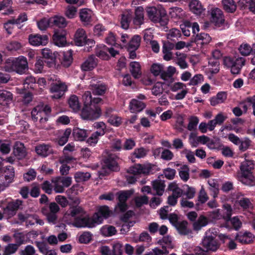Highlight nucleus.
<instances>
[{
  "label": "nucleus",
  "instance_id": "obj_63",
  "mask_svg": "<svg viewBox=\"0 0 255 255\" xmlns=\"http://www.w3.org/2000/svg\"><path fill=\"white\" fill-rule=\"evenodd\" d=\"M180 31L176 28H172L166 34V37L168 40H175L181 36Z\"/></svg>",
  "mask_w": 255,
  "mask_h": 255
},
{
  "label": "nucleus",
  "instance_id": "obj_43",
  "mask_svg": "<svg viewBox=\"0 0 255 255\" xmlns=\"http://www.w3.org/2000/svg\"><path fill=\"white\" fill-rule=\"evenodd\" d=\"M209 185V190L212 193L214 198L217 197L219 191V185L216 179H210L208 181Z\"/></svg>",
  "mask_w": 255,
  "mask_h": 255
},
{
  "label": "nucleus",
  "instance_id": "obj_49",
  "mask_svg": "<svg viewBox=\"0 0 255 255\" xmlns=\"http://www.w3.org/2000/svg\"><path fill=\"white\" fill-rule=\"evenodd\" d=\"M63 55L62 64L65 67L69 66L73 60L72 51L71 50L61 52Z\"/></svg>",
  "mask_w": 255,
  "mask_h": 255
},
{
  "label": "nucleus",
  "instance_id": "obj_58",
  "mask_svg": "<svg viewBox=\"0 0 255 255\" xmlns=\"http://www.w3.org/2000/svg\"><path fill=\"white\" fill-rule=\"evenodd\" d=\"M133 193L132 190L123 191L118 193L119 202L126 203L127 199Z\"/></svg>",
  "mask_w": 255,
  "mask_h": 255
},
{
  "label": "nucleus",
  "instance_id": "obj_23",
  "mask_svg": "<svg viewBox=\"0 0 255 255\" xmlns=\"http://www.w3.org/2000/svg\"><path fill=\"white\" fill-rule=\"evenodd\" d=\"M87 38V35L84 29L82 28L78 29L74 35V42L76 45L82 46L86 43Z\"/></svg>",
  "mask_w": 255,
  "mask_h": 255
},
{
  "label": "nucleus",
  "instance_id": "obj_1",
  "mask_svg": "<svg viewBox=\"0 0 255 255\" xmlns=\"http://www.w3.org/2000/svg\"><path fill=\"white\" fill-rule=\"evenodd\" d=\"M84 107L81 116L84 120H94L100 117L101 109L97 105L101 103L102 99L99 97L93 98L90 91H86L82 96Z\"/></svg>",
  "mask_w": 255,
  "mask_h": 255
},
{
  "label": "nucleus",
  "instance_id": "obj_28",
  "mask_svg": "<svg viewBox=\"0 0 255 255\" xmlns=\"http://www.w3.org/2000/svg\"><path fill=\"white\" fill-rule=\"evenodd\" d=\"M158 244L162 249L167 250L173 249L175 247L173 238L170 236H166L163 237L158 241Z\"/></svg>",
  "mask_w": 255,
  "mask_h": 255
},
{
  "label": "nucleus",
  "instance_id": "obj_24",
  "mask_svg": "<svg viewBox=\"0 0 255 255\" xmlns=\"http://www.w3.org/2000/svg\"><path fill=\"white\" fill-rule=\"evenodd\" d=\"M236 239L242 244H250L253 241L254 236L248 231L240 232L237 235Z\"/></svg>",
  "mask_w": 255,
  "mask_h": 255
},
{
  "label": "nucleus",
  "instance_id": "obj_51",
  "mask_svg": "<svg viewBox=\"0 0 255 255\" xmlns=\"http://www.w3.org/2000/svg\"><path fill=\"white\" fill-rule=\"evenodd\" d=\"M112 253L113 255H122L123 254V244L119 241H115L112 242Z\"/></svg>",
  "mask_w": 255,
  "mask_h": 255
},
{
  "label": "nucleus",
  "instance_id": "obj_47",
  "mask_svg": "<svg viewBox=\"0 0 255 255\" xmlns=\"http://www.w3.org/2000/svg\"><path fill=\"white\" fill-rule=\"evenodd\" d=\"M100 232L105 237H111L116 234L117 230L112 226L105 225L101 228Z\"/></svg>",
  "mask_w": 255,
  "mask_h": 255
},
{
  "label": "nucleus",
  "instance_id": "obj_37",
  "mask_svg": "<svg viewBox=\"0 0 255 255\" xmlns=\"http://www.w3.org/2000/svg\"><path fill=\"white\" fill-rule=\"evenodd\" d=\"M72 135L75 140L83 141L87 136V132L85 129L75 128H73Z\"/></svg>",
  "mask_w": 255,
  "mask_h": 255
},
{
  "label": "nucleus",
  "instance_id": "obj_59",
  "mask_svg": "<svg viewBox=\"0 0 255 255\" xmlns=\"http://www.w3.org/2000/svg\"><path fill=\"white\" fill-rule=\"evenodd\" d=\"M169 13L172 18H181L184 15L183 10L181 8L178 7L171 8Z\"/></svg>",
  "mask_w": 255,
  "mask_h": 255
},
{
  "label": "nucleus",
  "instance_id": "obj_27",
  "mask_svg": "<svg viewBox=\"0 0 255 255\" xmlns=\"http://www.w3.org/2000/svg\"><path fill=\"white\" fill-rule=\"evenodd\" d=\"M73 159V157L65 155L60 158L59 162L62 164L60 168V171L62 175H66L68 173L70 167L67 164Z\"/></svg>",
  "mask_w": 255,
  "mask_h": 255
},
{
  "label": "nucleus",
  "instance_id": "obj_54",
  "mask_svg": "<svg viewBox=\"0 0 255 255\" xmlns=\"http://www.w3.org/2000/svg\"><path fill=\"white\" fill-rule=\"evenodd\" d=\"M93 239V235L89 232H84L79 235L78 241L81 244H88Z\"/></svg>",
  "mask_w": 255,
  "mask_h": 255
},
{
  "label": "nucleus",
  "instance_id": "obj_29",
  "mask_svg": "<svg viewBox=\"0 0 255 255\" xmlns=\"http://www.w3.org/2000/svg\"><path fill=\"white\" fill-rule=\"evenodd\" d=\"M189 6L190 11L196 15H200L205 9L198 0H192Z\"/></svg>",
  "mask_w": 255,
  "mask_h": 255
},
{
  "label": "nucleus",
  "instance_id": "obj_3",
  "mask_svg": "<svg viewBox=\"0 0 255 255\" xmlns=\"http://www.w3.org/2000/svg\"><path fill=\"white\" fill-rule=\"evenodd\" d=\"M244 157L245 160L241 165L240 171L237 175V178L243 184L253 186L255 185V178L252 172L254 164L252 160L247 159V154H244Z\"/></svg>",
  "mask_w": 255,
  "mask_h": 255
},
{
  "label": "nucleus",
  "instance_id": "obj_61",
  "mask_svg": "<svg viewBox=\"0 0 255 255\" xmlns=\"http://www.w3.org/2000/svg\"><path fill=\"white\" fill-rule=\"evenodd\" d=\"M91 177L88 172H77L75 173L74 177L77 182H84L88 180Z\"/></svg>",
  "mask_w": 255,
  "mask_h": 255
},
{
  "label": "nucleus",
  "instance_id": "obj_46",
  "mask_svg": "<svg viewBox=\"0 0 255 255\" xmlns=\"http://www.w3.org/2000/svg\"><path fill=\"white\" fill-rule=\"evenodd\" d=\"M238 4L242 8L248 7L251 11L255 14V0H239Z\"/></svg>",
  "mask_w": 255,
  "mask_h": 255
},
{
  "label": "nucleus",
  "instance_id": "obj_6",
  "mask_svg": "<svg viewBox=\"0 0 255 255\" xmlns=\"http://www.w3.org/2000/svg\"><path fill=\"white\" fill-rule=\"evenodd\" d=\"M112 212L107 206L100 207L92 218L87 215L88 228H92L102 223L103 220L111 216Z\"/></svg>",
  "mask_w": 255,
  "mask_h": 255
},
{
  "label": "nucleus",
  "instance_id": "obj_31",
  "mask_svg": "<svg viewBox=\"0 0 255 255\" xmlns=\"http://www.w3.org/2000/svg\"><path fill=\"white\" fill-rule=\"evenodd\" d=\"M227 94L226 92H219L216 96L211 98L210 100V104L213 106L223 103L226 100Z\"/></svg>",
  "mask_w": 255,
  "mask_h": 255
},
{
  "label": "nucleus",
  "instance_id": "obj_4",
  "mask_svg": "<svg viewBox=\"0 0 255 255\" xmlns=\"http://www.w3.org/2000/svg\"><path fill=\"white\" fill-rule=\"evenodd\" d=\"M153 165L149 163L143 164H136L130 167L128 170L129 175L127 176V180L129 184L134 183L138 176L141 175H147L152 172Z\"/></svg>",
  "mask_w": 255,
  "mask_h": 255
},
{
  "label": "nucleus",
  "instance_id": "obj_44",
  "mask_svg": "<svg viewBox=\"0 0 255 255\" xmlns=\"http://www.w3.org/2000/svg\"><path fill=\"white\" fill-rule=\"evenodd\" d=\"M70 108L74 112H77L79 111L81 105L79 103L78 98L76 95H72L68 101Z\"/></svg>",
  "mask_w": 255,
  "mask_h": 255
},
{
  "label": "nucleus",
  "instance_id": "obj_7",
  "mask_svg": "<svg viewBox=\"0 0 255 255\" xmlns=\"http://www.w3.org/2000/svg\"><path fill=\"white\" fill-rule=\"evenodd\" d=\"M146 11L148 18L153 22L161 24L166 23V11L161 6H150L146 8Z\"/></svg>",
  "mask_w": 255,
  "mask_h": 255
},
{
  "label": "nucleus",
  "instance_id": "obj_11",
  "mask_svg": "<svg viewBox=\"0 0 255 255\" xmlns=\"http://www.w3.org/2000/svg\"><path fill=\"white\" fill-rule=\"evenodd\" d=\"M51 109L47 105L40 104L35 107L31 111V117L34 122L38 120L44 123L47 120V115L50 113Z\"/></svg>",
  "mask_w": 255,
  "mask_h": 255
},
{
  "label": "nucleus",
  "instance_id": "obj_39",
  "mask_svg": "<svg viewBox=\"0 0 255 255\" xmlns=\"http://www.w3.org/2000/svg\"><path fill=\"white\" fill-rule=\"evenodd\" d=\"M54 44L59 47H63L66 44L65 34L59 32H55L53 36Z\"/></svg>",
  "mask_w": 255,
  "mask_h": 255
},
{
  "label": "nucleus",
  "instance_id": "obj_48",
  "mask_svg": "<svg viewBox=\"0 0 255 255\" xmlns=\"http://www.w3.org/2000/svg\"><path fill=\"white\" fill-rule=\"evenodd\" d=\"M23 87L24 89L36 90V80L34 77L32 76H27L23 83Z\"/></svg>",
  "mask_w": 255,
  "mask_h": 255
},
{
  "label": "nucleus",
  "instance_id": "obj_52",
  "mask_svg": "<svg viewBox=\"0 0 255 255\" xmlns=\"http://www.w3.org/2000/svg\"><path fill=\"white\" fill-rule=\"evenodd\" d=\"M208 66V70L212 74H216L219 71V62L217 59H210Z\"/></svg>",
  "mask_w": 255,
  "mask_h": 255
},
{
  "label": "nucleus",
  "instance_id": "obj_34",
  "mask_svg": "<svg viewBox=\"0 0 255 255\" xmlns=\"http://www.w3.org/2000/svg\"><path fill=\"white\" fill-rule=\"evenodd\" d=\"M12 100V94L9 91H0V104L7 106Z\"/></svg>",
  "mask_w": 255,
  "mask_h": 255
},
{
  "label": "nucleus",
  "instance_id": "obj_57",
  "mask_svg": "<svg viewBox=\"0 0 255 255\" xmlns=\"http://www.w3.org/2000/svg\"><path fill=\"white\" fill-rule=\"evenodd\" d=\"M180 178L184 181H187L189 178V168L187 165L181 166L179 171Z\"/></svg>",
  "mask_w": 255,
  "mask_h": 255
},
{
  "label": "nucleus",
  "instance_id": "obj_36",
  "mask_svg": "<svg viewBox=\"0 0 255 255\" xmlns=\"http://www.w3.org/2000/svg\"><path fill=\"white\" fill-rule=\"evenodd\" d=\"M147 152L148 150L143 147L136 148L131 153L130 158L132 161H134L136 158L139 159L144 157Z\"/></svg>",
  "mask_w": 255,
  "mask_h": 255
},
{
  "label": "nucleus",
  "instance_id": "obj_64",
  "mask_svg": "<svg viewBox=\"0 0 255 255\" xmlns=\"http://www.w3.org/2000/svg\"><path fill=\"white\" fill-rule=\"evenodd\" d=\"M11 148V143L8 140H0V151L3 154H7Z\"/></svg>",
  "mask_w": 255,
  "mask_h": 255
},
{
  "label": "nucleus",
  "instance_id": "obj_16",
  "mask_svg": "<svg viewBox=\"0 0 255 255\" xmlns=\"http://www.w3.org/2000/svg\"><path fill=\"white\" fill-rule=\"evenodd\" d=\"M211 21L216 26H221L224 22V18L222 11L219 8H212L210 11Z\"/></svg>",
  "mask_w": 255,
  "mask_h": 255
},
{
  "label": "nucleus",
  "instance_id": "obj_8",
  "mask_svg": "<svg viewBox=\"0 0 255 255\" xmlns=\"http://www.w3.org/2000/svg\"><path fill=\"white\" fill-rule=\"evenodd\" d=\"M245 60L239 56L226 57L224 59V64L230 68L233 74H238L244 65Z\"/></svg>",
  "mask_w": 255,
  "mask_h": 255
},
{
  "label": "nucleus",
  "instance_id": "obj_55",
  "mask_svg": "<svg viewBox=\"0 0 255 255\" xmlns=\"http://www.w3.org/2000/svg\"><path fill=\"white\" fill-rule=\"evenodd\" d=\"M102 136H103L102 133H100L95 131L87 139V143L91 146H94L98 143L100 137Z\"/></svg>",
  "mask_w": 255,
  "mask_h": 255
},
{
  "label": "nucleus",
  "instance_id": "obj_9",
  "mask_svg": "<svg viewBox=\"0 0 255 255\" xmlns=\"http://www.w3.org/2000/svg\"><path fill=\"white\" fill-rule=\"evenodd\" d=\"M49 80L53 81L50 90L51 98L56 99L60 98L66 91L67 86L55 75L51 76Z\"/></svg>",
  "mask_w": 255,
  "mask_h": 255
},
{
  "label": "nucleus",
  "instance_id": "obj_62",
  "mask_svg": "<svg viewBox=\"0 0 255 255\" xmlns=\"http://www.w3.org/2000/svg\"><path fill=\"white\" fill-rule=\"evenodd\" d=\"M242 104L243 108L245 112L248 110V107L252 106V107H255V95L253 96L247 97L245 99Z\"/></svg>",
  "mask_w": 255,
  "mask_h": 255
},
{
  "label": "nucleus",
  "instance_id": "obj_35",
  "mask_svg": "<svg viewBox=\"0 0 255 255\" xmlns=\"http://www.w3.org/2000/svg\"><path fill=\"white\" fill-rule=\"evenodd\" d=\"M153 190L158 196L163 195L164 192L165 185L164 181L161 180H155L152 182Z\"/></svg>",
  "mask_w": 255,
  "mask_h": 255
},
{
  "label": "nucleus",
  "instance_id": "obj_20",
  "mask_svg": "<svg viewBox=\"0 0 255 255\" xmlns=\"http://www.w3.org/2000/svg\"><path fill=\"white\" fill-rule=\"evenodd\" d=\"M117 157L114 154H110L104 161V168H107L110 170L116 171L119 169L117 161Z\"/></svg>",
  "mask_w": 255,
  "mask_h": 255
},
{
  "label": "nucleus",
  "instance_id": "obj_10",
  "mask_svg": "<svg viewBox=\"0 0 255 255\" xmlns=\"http://www.w3.org/2000/svg\"><path fill=\"white\" fill-rule=\"evenodd\" d=\"M217 231L215 229L208 230L202 241L203 246L206 251H215L219 248V244L216 240Z\"/></svg>",
  "mask_w": 255,
  "mask_h": 255
},
{
  "label": "nucleus",
  "instance_id": "obj_60",
  "mask_svg": "<svg viewBox=\"0 0 255 255\" xmlns=\"http://www.w3.org/2000/svg\"><path fill=\"white\" fill-rule=\"evenodd\" d=\"M163 66L158 63L153 64L150 68L151 73L155 76H158L163 73Z\"/></svg>",
  "mask_w": 255,
  "mask_h": 255
},
{
  "label": "nucleus",
  "instance_id": "obj_13",
  "mask_svg": "<svg viewBox=\"0 0 255 255\" xmlns=\"http://www.w3.org/2000/svg\"><path fill=\"white\" fill-rule=\"evenodd\" d=\"M170 89L174 92L181 90V91L178 93L175 96V99L177 100H181L184 99L188 92V90L186 85L179 82H175L171 84L170 86Z\"/></svg>",
  "mask_w": 255,
  "mask_h": 255
},
{
  "label": "nucleus",
  "instance_id": "obj_19",
  "mask_svg": "<svg viewBox=\"0 0 255 255\" xmlns=\"http://www.w3.org/2000/svg\"><path fill=\"white\" fill-rule=\"evenodd\" d=\"M79 15L80 20L84 25L91 24L93 20L94 14L91 9L83 8L80 10Z\"/></svg>",
  "mask_w": 255,
  "mask_h": 255
},
{
  "label": "nucleus",
  "instance_id": "obj_45",
  "mask_svg": "<svg viewBox=\"0 0 255 255\" xmlns=\"http://www.w3.org/2000/svg\"><path fill=\"white\" fill-rule=\"evenodd\" d=\"M223 8L228 12H234L237 8V5L233 0H222Z\"/></svg>",
  "mask_w": 255,
  "mask_h": 255
},
{
  "label": "nucleus",
  "instance_id": "obj_33",
  "mask_svg": "<svg viewBox=\"0 0 255 255\" xmlns=\"http://www.w3.org/2000/svg\"><path fill=\"white\" fill-rule=\"evenodd\" d=\"M129 70L132 76L135 79H138L141 75V66L139 62L133 61L129 64Z\"/></svg>",
  "mask_w": 255,
  "mask_h": 255
},
{
  "label": "nucleus",
  "instance_id": "obj_14",
  "mask_svg": "<svg viewBox=\"0 0 255 255\" xmlns=\"http://www.w3.org/2000/svg\"><path fill=\"white\" fill-rule=\"evenodd\" d=\"M235 206L240 205L243 209L252 208L253 206L249 199L245 197L241 193H237L233 196Z\"/></svg>",
  "mask_w": 255,
  "mask_h": 255
},
{
  "label": "nucleus",
  "instance_id": "obj_25",
  "mask_svg": "<svg viewBox=\"0 0 255 255\" xmlns=\"http://www.w3.org/2000/svg\"><path fill=\"white\" fill-rule=\"evenodd\" d=\"M133 215L134 213L133 211H128L122 217V220L125 222V223L123 224L121 229L122 234H126L129 231V228L133 226L134 222H127V221L128 218L132 216Z\"/></svg>",
  "mask_w": 255,
  "mask_h": 255
},
{
  "label": "nucleus",
  "instance_id": "obj_5",
  "mask_svg": "<svg viewBox=\"0 0 255 255\" xmlns=\"http://www.w3.org/2000/svg\"><path fill=\"white\" fill-rule=\"evenodd\" d=\"M5 69L8 72H15L19 74H22L28 69L27 59L23 56L13 57L7 60Z\"/></svg>",
  "mask_w": 255,
  "mask_h": 255
},
{
  "label": "nucleus",
  "instance_id": "obj_18",
  "mask_svg": "<svg viewBox=\"0 0 255 255\" xmlns=\"http://www.w3.org/2000/svg\"><path fill=\"white\" fill-rule=\"evenodd\" d=\"M89 88L94 94L97 95H103L107 90V87L105 84L95 79H92L90 81Z\"/></svg>",
  "mask_w": 255,
  "mask_h": 255
},
{
  "label": "nucleus",
  "instance_id": "obj_42",
  "mask_svg": "<svg viewBox=\"0 0 255 255\" xmlns=\"http://www.w3.org/2000/svg\"><path fill=\"white\" fill-rule=\"evenodd\" d=\"M51 24H53L59 27H65L67 25V22L65 18L60 15H55L50 18Z\"/></svg>",
  "mask_w": 255,
  "mask_h": 255
},
{
  "label": "nucleus",
  "instance_id": "obj_26",
  "mask_svg": "<svg viewBox=\"0 0 255 255\" xmlns=\"http://www.w3.org/2000/svg\"><path fill=\"white\" fill-rule=\"evenodd\" d=\"M14 155L18 159H21L24 158L27 152L24 144L20 142H16L13 147V151Z\"/></svg>",
  "mask_w": 255,
  "mask_h": 255
},
{
  "label": "nucleus",
  "instance_id": "obj_21",
  "mask_svg": "<svg viewBox=\"0 0 255 255\" xmlns=\"http://www.w3.org/2000/svg\"><path fill=\"white\" fill-rule=\"evenodd\" d=\"M144 8L142 6H138L135 9L133 23L136 27H139L144 23Z\"/></svg>",
  "mask_w": 255,
  "mask_h": 255
},
{
  "label": "nucleus",
  "instance_id": "obj_12",
  "mask_svg": "<svg viewBox=\"0 0 255 255\" xmlns=\"http://www.w3.org/2000/svg\"><path fill=\"white\" fill-rule=\"evenodd\" d=\"M0 206L4 209V213L9 217L13 216L15 211L21 208L22 201L20 200H5L2 201Z\"/></svg>",
  "mask_w": 255,
  "mask_h": 255
},
{
  "label": "nucleus",
  "instance_id": "obj_2",
  "mask_svg": "<svg viewBox=\"0 0 255 255\" xmlns=\"http://www.w3.org/2000/svg\"><path fill=\"white\" fill-rule=\"evenodd\" d=\"M61 221L77 228H88L87 214L79 206L71 207L64 215Z\"/></svg>",
  "mask_w": 255,
  "mask_h": 255
},
{
  "label": "nucleus",
  "instance_id": "obj_17",
  "mask_svg": "<svg viewBox=\"0 0 255 255\" xmlns=\"http://www.w3.org/2000/svg\"><path fill=\"white\" fill-rule=\"evenodd\" d=\"M1 170L3 172V177L4 178V180L2 182V186L4 187H7L13 181L14 176V168L11 165L5 166H3Z\"/></svg>",
  "mask_w": 255,
  "mask_h": 255
},
{
  "label": "nucleus",
  "instance_id": "obj_56",
  "mask_svg": "<svg viewBox=\"0 0 255 255\" xmlns=\"http://www.w3.org/2000/svg\"><path fill=\"white\" fill-rule=\"evenodd\" d=\"M52 182V186L56 193H63L64 191L65 187L58 177L53 179Z\"/></svg>",
  "mask_w": 255,
  "mask_h": 255
},
{
  "label": "nucleus",
  "instance_id": "obj_40",
  "mask_svg": "<svg viewBox=\"0 0 255 255\" xmlns=\"http://www.w3.org/2000/svg\"><path fill=\"white\" fill-rule=\"evenodd\" d=\"M141 37L138 35H135L130 39L128 45V50H136L139 47Z\"/></svg>",
  "mask_w": 255,
  "mask_h": 255
},
{
  "label": "nucleus",
  "instance_id": "obj_15",
  "mask_svg": "<svg viewBox=\"0 0 255 255\" xmlns=\"http://www.w3.org/2000/svg\"><path fill=\"white\" fill-rule=\"evenodd\" d=\"M28 42L33 46H45L48 42V38L46 35L31 34L28 36Z\"/></svg>",
  "mask_w": 255,
  "mask_h": 255
},
{
  "label": "nucleus",
  "instance_id": "obj_50",
  "mask_svg": "<svg viewBox=\"0 0 255 255\" xmlns=\"http://www.w3.org/2000/svg\"><path fill=\"white\" fill-rule=\"evenodd\" d=\"M168 189L172 192V195L176 197H180L183 194L182 189L175 182L170 183L168 186Z\"/></svg>",
  "mask_w": 255,
  "mask_h": 255
},
{
  "label": "nucleus",
  "instance_id": "obj_53",
  "mask_svg": "<svg viewBox=\"0 0 255 255\" xmlns=\"http://www.w3.org/2000/svg\"><path fill=\"white\" fill-rule=\"evenodd\" d=\"M208 224V221L206 217L201 216L196 222L193 224V228L196 231L200 230L202 227H205Z\"/></svg>",
  "mask_w": 255,
  "mask_h": 255
},
{
  "label": "nucleus",
  "instance_id": "obj_30",
  "mask_svg": "<svg viewBox=\"0 0 255 255\" xmlns=\"http://www.w3.org/2000/svg\"><path fill=\"white\" fill-rule=\"evenodd\" d=\"M35 150L37 154L42 157H46L53 153L52 149L48 144L38 145L35 147Z\"/></svg>",
  "mask_w": 255,
  "mask_h": 255
},
{
  "label": "nucleus",
  "instance_id": "obj_41",
  "mask_svg": "<svg viewBox=\"0 0 255 255\" xmlns=\"http://www.w3.org/2000/svg\"><path fill=\"white\" fill-rule=\"evenodd\" d=\"M175 54L176 56V64L182 69L187 68L188 64L186 61V54L178 52H176Z\"/></svg>",
  "mask_w": 255,
  "mask_h": 255
},
{
  "label": "nucleus",
  "instance_id": "obj_32",
  "mask_svg": "<svg viewBox=\"0 0 255 255\" xmlns=\"http://www.w3.org/2000/svg\"><path fill=\"white\" fill-rule=\"evenodd\" d=\"M145 107L144 103L135 99H132L129 104V110L131 113L139 112Z\"/></svg>",
  "mask_w": 255,
  "mask_h": 255
},
{
  "label": "nucleus",
  "instance_id": "obj_38",
  "mask_svg": "<svg viewBox=\"0 0 255 255\" xmlns=\"http://www.w3.org/2000/svg\"><path fill=\"white\" fill-rule=\"evenodd\" d=\"M211 41V37L209 34L205 33H201L197 34L195 38V42L198 45H206Z\"/></svg>",
  "mask_w": 255,
  "mask_h": 255
},
{
  "label": "nucleus",
  "instance_id": "obj_22",
  "mask_svg": "<svg viewBox=\"0 0 255 255\" xmlns=\"http://www.w3.org/2000/svg\"><path fill=\"white\" fill-rule=\"evenodd\" d=\"M98 59L93 55H91L81 65L83 71H91L96 67L98 64Z\"/></svg>",
  "mask_w": 255,
  "mask_h": 255
}]
</instances>
